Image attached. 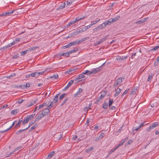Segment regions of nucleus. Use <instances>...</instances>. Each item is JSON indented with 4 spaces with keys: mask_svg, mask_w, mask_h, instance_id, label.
Segmentation results:
<instances>
[{
    "mask_svg": "<svg viewBox=\"0 0 159 159\" xmlns=\"http://www.w3.org/2000/svg\"><path fill=\"white\" fill-rule=\"evenodd\" d=\"M124 143V141H123L122 140L120 143L117 146H116V147L118 148L120 146L122 145Z\"/></svg>",
    "mask_w": 159,
    "mask_h": 159,
    "instance_id": "obj_46",
    "label": "nucleus"
},
{
    "mask_svg": "<svg viewBox=\"0 0 159 159\" xmlns=\"http://www.w3.org/2000/svg\"><path fill=\"white\" fill-rule=\"evenodd\" d=\"M70 43V46H71L74 45H75L76 44L75 41L71 42L70 43Z\"/></svg>",
    "mask_w": 159,
    "mask_h": 159,
    "instance_id": "obj_63",
    "label": "nucleus"
},
{
    "mask_svg": "<svg viewBox=\"0 0 159 159\" xmlns=\"http://www.w3.org/2000/svg\"><path fill=\"white\" fill-rule=\"evenodd\" d=\"M106 25L105 22H104V23H103L102 24L99 25L98 26V28H99V30H100V29H102V28H105L106 27Z\"/></svg>",
    "mask_w": 159,
    "mask_h": 159,
    "instance_id": "obj_18",
    "label": "nucleus"
},
{
    "mask_svg": "<svg viewBox=\"0 0 159 159\" xmlns=\"http://www.w3.org/2000/svg\"><path fill=\"white\" fill-rule=\"evenodd\" d=\"M132 140H130L128 141V142L126 143L125 145H129L132 143Z\"/></svg>",
    "mask_w": 159,
    "mask_h": 159,
    "instance_id": "obj_62",
    "label": "nucleus"
},
{
    "mask_svg": "<svg viewBox=\"0 0 159 159\" xmlns=\"http://www.w3.org/2000/svg\"><path fill=\"white\" fill-rule=\"evenodd\" d=\"M105 63L103 64L102 65H101V66L99 67H98V68H96L95 69H92L91 70V74H95L97 73L98 72L101 70L102 69L101 66H102L105 64Z\"/></svg>",
    "mask_w": 159,
    "mask_h": 159,
    "instance_id": "obj_4",
    "label": "nucleus"
},
{
    "mask_svg": "<svg viewBox=\"0 0 159 159\" xmlns=\"http://www.w3.org/2000/svg\"><path fill=\"white\" fill-rule=\"evenodd\" d=\"M80 33V31L79 30H76V31H75L74 32H73V33H72V34H73V35H76L79 34Z\"/></svg>",
    "mask_w": 159,
    "mask_h": 159,
    "instance_id": "obj_40",
    "label": "nucleus"
},
{
    "mask_svg": "<svg viewBox=\"0 0 159 159\" xmlns=\"http://www.w3.org/2000/svg\"><path fill=\"white\" fill-rule=\"evenodd\" d=\"M92 105V103H90L89 105V106L86 107L84 108V111H88L90 109V107Z\"/></svg>",
    "mask_w": 159,
    "mask_h": 159,
    "instance_id": "obj_27",
    "label": "nucleus"
},
{
    "mask_svg": "<svg viewBox=\"0 0 159 159\" xmlns=\"http://www.w3.org/2000/svg\"><path fill=\"white\" fill-rule=\"evenodd\" d=\"M109 36V35H107L106 36L100 39L101 40L102 42H103L107 39V38Z\"/></svg>",
    "mask_w": 159,
    "mask_h": 159,
    "instance_id": "obj_39",
    "label": "nucleus"
},
{
    "mask_svg": "<svg viewBox=\"0 0 159 159\" xmlns=\"http://www.w3.org/2000/svg\"><path fill=\"white\" fill-rule=\"evenodd\" d=\"M31 76L37 78L38 77V72H36L30 74Z\"/></svg>",
    "mask_w": 159,
    "mask_h": 159,
    "instance_id": "obj_20",
    "label": "nucleus"
},
{
    "mask_svg": "<svg viewBox=\"0 0 159 159\" xmlns=\"http://www.w3.org/2000/svg\"><path fill=\"white\" fill-rule=\"evenodd\" d=\"M45 106H47V103H43L42 105H39V107L38 110L40 108L43 107Z\"/></svg>",
    "mask_w": 159,
    "mask_h": 159,
    "instance_id": "obj_41",
    "label": "nucleus"
},
{
    "mask_svg": "<svg viewBox=\"0 0 159 159\" xmlns=\"http://www.w3.org/2000/svg\"><path fill=\"white\" fill-rule=\"evenodd\" d=\"M37 99H36L35 100H33L32 101L31 103H29L27 106V107H30L33 105H34V104H35L37 101Z\"/></svg>",
    "mask_w": 159,
    "mask_h": 159,
    "instance_id": "obj_11",
    "label": "nucleus"
},
{
    "mask_svg": "<svg viewBox=\"0 0 159 159\" xmlns=\"http://www.w3.org/2000/svg\"><path fill=\"white\" fill-rule=\"evenodd\" d=\"M22 121V120L19 119L18 123L17 124H16V125L14 126L15 128H16L20 127V124L21 122Z\"/></svg>",
    "mask_w": 159,
    "mask_h": 159,
    "instance_id": "obj_15",
    "label": "nucleus"
},
{
    "mask_svg": "<svg viewBox=\"0 0 159 159\" xmlns=\"http://www.w3.org/2000/svg\"><path fill=\"white\" fill-rule=\"evenodd\" d=\"M158 48H159V46H155L153 48L150 49V51H155Z\"/></svg>",
    "mask_w": 159,
    "mask_h": 159,
    "instance_id": "obj_37",
    "label": "nucleus"
},
{
    "mask_svg": "<svg viewBox=\"0 0 159 159\" xmlns=\"http://www.w3.org/2000/svg\"><path fill=\"white\" fill-rule=\"evenodd\" d=\"M21 148V147H17L16 148H15L14 151L12 152H11L10 153L8 156H7V157H9L13 153V152H15V151H16L17 150H18L19 149H20Z\"/></svg>",
    "mask_w": 159,
    "mask_h": 159,
    "instance_id": "obj_19",
    "label": "nucleus"
},
{
    "mask_svg": "<svg viewBox=\"0 0 159 159\" xmlns=\"http://www.w3.org/2000/svg\"><path fill=\"white\" fill-rule=\"evenodd\" d=\"M79 30L80 31V32H82L85 31L87 30V29L86 27L85 26L84 27L80 28V29H79Z\"/></svg>",
    "mask_w": 159,
    "mask_h": 159,
    "instance_id": "obj_38",
    "label": "nucleus"
},
{
    "mask_svg": "<svg viewBox=\"0 0 159 159\" xmlns=\"http://www.w3.org/2000/svg\"><path fill=\"white\" fill-rule=\"evenodd\" d=\"M78 51L77 48H75V49H73L72 50H70L68 52V53H69V54H71L75 52H77Z\"/></svg>",
    "mask_w": 159,
    "mask_h": 159,
    "instance_id": "obj_17",
    "label": "nucleus"
},
{
    "mask_svg": "<svg viewBox=\"0 0 159 159\" xmlns=\"http://www.w3.org/2000/svg\"><path fill=\"white\" fill-rule=\"evenodd\" d=\"M16 10H13L8 11L7 12H4L2 14H0V16H10L11 14H12Z\"/></svg>",
    "mask_w": 159,
    "mask_h": 159,
    "instance_id": "obj_3",
    "label": "nucleus"
},
{
    "mask_svg": "<svg viewBox=\"0 0 159 159\" xmlns=\"http://www.w3.org/2000/svg\"><path fill=\"white\" fill-rule=\"evenodd\" d=\"M53 105V102L52 101L50 104L49 103V102H48V104L47 103V106L51 108L52 107Z\"/></svg>",
    "mask_w": 159,
    "mask_h": 159,
    "instance_id": "obj_34",
    "label": "nucleus"
},
{
    "mask_svg": "<svg viewBox=\"0 0 159 159\" xmlns=\"http://www.w3.org/2000/svg\"><path fill=\"white\" fill-rule=\"evenodd\" d=\"M120 18V16H118L116 17H115L113 18H111V21H112L113 23L116 21H117Z\"/></svg>",
    "mask_w": 159,
    "mask_h": 159,
    "instance_id": "obj_30",
    "label": "nucleus"
},
{
    "mask_svg": "<svg viewBox=\"0 0 159 159\" xmlns=\"http://www.w3.org/2000/svg\"><path fill=\"white\" fill-rule=\"evenodd\" d=\"M154 75V74L152 73H151L150 75H149L147 81H150L152 78V76Z\"/></svg>",
    "mask_w": 159,
    "mask_h": 159,
    "instance_id": "obj_21",
    "label": "nucleus"
},
{
    "mask_svg": "<svg viewBox=\"0 0 159 159\" xmlns=\"http://www.w3.org/2000/svg\"><path fill=\"white\" fill-rule=\"evenodd\" d=\"M14 125L15 124H14L13 123L12 124V125L9 127V128L8 129H7L5 130L0 131V133H2L3 132H6L8 130H9V129H11L14 126Z\"/></svg>",
    "mask_w": 159,
    "mask_h": 159,
    "instance_id": "obj_22",
    "label": "nucleus"
},
{
    "mask_svg": "<svg viewBox=\"0 0 159 159\" xmlns=\"http://www.w3.org/2000/svg\"><path fill=\"white\" fill-rule=\"evenodd\" d=\"M128 57V56H118L116 59L118 61H122L126 59Z\"/></svg>",
    "mask_w": 159,
    "mask_h": 159,
    "instance_id": "obj_5",
    "label": "nucleus"
},
{
    "mask_svg": "<svg viewBox=\"0 0 159 159\" xmlns=\"http://www.w3.org/2000/svg\"><path fill=\"white\" fill-rule=\"evenodd\" d=\"M38 124H35L33 125L30 129L29 130V132H30V131H32V130L34 129H35L36 127H37L38 126Z\"/></svg>",
    "mask_w": 159,
    "mask_h": 159,
    "instance_id": "obj_35",
    "label": "nucleus"
},
{
    "mask_svg": "<svg viewBox=\"0 0 159 159\" xmlns=\"http://www.w3.org/2000/svg\"><path fill=\"white\" fill-rule=\"evenodd\" d=\"M34 115L35 114H33L32 115H29L28 116L29 117L30 119L31 120L33 118Z\"/></svg>",
    "mask_w": 159,
    "mask_h": 159,
    "instance_id": "obj_60",
    "label": "nucleus"
},
{
    "mask_svg": "<svg viewBox=\"0 0 159 159\" xmlns=\"http://www.w3.org/2000/svg\"><path fill=\"white\" fill-rule=\"evenodd\" d=\"M83 74H87V75H91V70H86L84 71V72L82 73Z\"/></svg>",
    "mask_w": 159,
    "mask_h": 159,
    "instance_id": "obj_31",
    "label": "nucleus"
},
{
    "mask_svg": "<svg viewBox=\"0 0 159 159\" xmlns=\"http://www.w3.org/2000/svg\"><path fill=\"white\" fill-rule=\"evenodd\" d=\"M60 56H64L66 57H69V53H68L67 52H66L64 53H61L59 54Z\"/></svg>",
    "mask_w": 159,
    "mask_h": 159,
    "instance_id": "obj_12",
    "label": "nucleus"
},
{
    "mask_svg": "<svg viewBox=\"0 0 159 159\" xmlns=\"http://www.w3.org/2000/svg\"><path fill=\"white\" fill-rule=\"evenodd\" d=\"M104 22L106 26L107 25H110L113 23L112 21H111V18L109 19L108 20Z\"/></svg>",
    "mask_w": 159,
    "mask_h": 159,
    "instance_id": "obj_13",
    "label": "nucleus"
},
{
    "mask_svg": "<svg viewBox=\"0 0 159 159\" xmlns=\"http://www.w3.org/2000/svg\"><path fill=\"white\" fill-rule=\"evenodd\" d=\"M124 80V78H118L116 80V82L114 84V87H116L117 86L120 85L122 82V79Z\"/></svg>",
    "mask_w": 159,
    "mask_h": 159,
    "instance_id": "obj_1",
    "label": "nucleus"
},
{
    "mask_svg": "<svg viewBox=\"0 0 159 159\" xmlns=\"http://www.w3.org/2000/svg\"><path fill=\"white\" fill-rule=\"evenodd\" d=\"M66 94V93H64L62 94L59 98V101H61L62 99L63 98Z\"/></svg>",
    "mask_w": 159,
    "mask_h": 159,
    "instance_id": "obj_36",
    "label": "nucleus"
},
{
    "mask_svg": "<svg viewBox=\"0 0 159 159\" xmlns=\"http://www.w3.org/2000/svg\"><path fill=\"white\" fill-rule=\"evenodd\" d=\"M76 23L75 20L71 21L69 22L66 25L67 27H69L70 26L73 25L74 24Z\"/></svg>",
    "mask_w": 159,
    "mask_h": 159,
    "instance_id": "obj_23",
    "label": "nucleus"
},
{
    "mask_svg": "<svg viewBox=\"0 0 159 159\" xmlns=\"http://www.w3.org/2000/svg\"><path fill=\"white\" fill-rule=\"evenodd\" d=\"M44 116L42 113L38 114L35 119L36 121L39 120L42 118Z\"/></svg>",
    "mask_w": 159,
    "mask_h": 159,
    "instance_id": "obj_9",
    "label": "nucleus"
},
{
    "mask_svg": "<svg viewBox=\"0 0 159 159\" xmlns=\"http://www.w3.org/2000/svg\"><path fill=\"white\" fill-rule=\"evenodd\" d=\"M65 4L64 3L61 4L60 5L58 8L57 9H62L65 7Z\"/></svg>",
    "mask_w": 159,
    "mask_h": 159,
    "instance_id": "obj_28",
    "label": "nucleus"
},
{
    "mask_svg": "<svg viewBox=\"0 0 159 159\" xmlns=\"http://www.w3.org/2000/svg\"><path fill=\"white\" fill-rule=\"evenodd\" d=\"M129 89H127L121 95V97H123L124 95L127 93L128 91L129 90Z\"/></svg>",
    "mask_w": 159,
    "mask_h": 159,
    "instance_id": "obj_45",
    "label": "nucleus"
},
{
    "mask_svg": "<svg viewBox=\"0 0 159 159\" xmlns=\"http://www.w3.org/2000/svg\"><path fill=\"white\" fill-rule=\"evenodd\" d=\"M29 121L26 118H24L23 121L22 122V124L23 125H25Z\"/></svg>",
    "mask_w": 159,
    "mask_h": 159,
    "instance_id": "obj_43",
    "label": "nucleus"
},
{
    "mask_svg": "<svg viewBox=\"0 0 159 159\" xmlns=\"http://www.w3.org/2000/svg\"><path fill=\"white\" fill-rule=\"evenodd\" d=\"M106 93L104 92H102L101 93V95L97 98L95 102L96 103H98L99 102H100L101 101L106 95Z\"/></svg>",
    "mask_w": 159,
    "mask_h": 159,
    "instance_id": "obj_2",
    "label": "nucleus"
},
{
    "mask_svg": "<svg viewBox=\"0 0 159 159\" xmlns=\"http://www.w3.org/2000/svg\"><path fill=\"white\" fill-rule=\"evenodd\" d=\"M28 128H29V127H28L27 128H26V129H20L19 130H18L16 132V134H20L22 133L24 131L26 130Z\"/></svg>",
    "mask_w": 159,
    "mask_h": 159,
    "instance_id": "obj_10",
    "label": "nucleus"
},
{
    "mask_svg": "<svg viewBox=\"0 0 159 159\" xmlns=\"http://www.w3.org/2000/svg\"><path fill=\"white\" fill-rule=\"evenodd\" d=\"M103 43L101 39H100L98 42H97L95 43V45H98Z\"/></svg>",
    "mask_w": 159,
    "mask_h": 159,
    "instance_id": "obj_56",
    "label": "nucleus"
},
{
    "mask_svg": "<svg viewBox=\"0 0 159 159\" xmlns=\"http://www.w3.org/2000/svg\"><path fill=\"white\" fill-rule=\"evenodd\" d=\"M146 21V18L145 19V20H140L138 21H136L135 23L136 24H139L140 25L142 23H144V22Z\"/></svg>",
    "mask_w": 159,
    "mask_h": 159,
    "instance_id": "obj_24",
    "label": "nucleus"
},
{
    "mask_svg": "<svg viewBox=\"0 0 159 159\" xmlns=\"http://www.w3.org/2000/svg\"><path fill=\"white\" fill-rule=\"evenodd\" d=\"M93 147H91L90 148L86 149L85 150V152H91V151H93Z\"/></svg>",
    "mask_w": 159,
    "mask_h": 159,
    "instance_id": "obj_32",
    "label": "nucleus"
},
{
    "mask_svg": "<svg viewBox=\"0 0 159 159\" xmlns=\"http://www.w3.org/2000/svg\"><path fill=\"white\" fill-rule=\"evenodd\" d=\"M50 78L53 79H57L58 78V75L57 74H55L53 75L52 76H51L49 77Z\"/></svg>",
    "mask_w": 159,
    "mask_h": 159,
    "instance_id": "obj_33",
    "label": "nucleus"
},
{
    "mask_svg": "<svg viewBox=\"0 0 159 159\" xmlns=\"http://www.w3.org/2000/svg\"><path fill=\"white\" fill-rule=\"evenodd\" d=\"M113 102V99H110L109 100V107H110L112 105Z\"/></svg>",
    "mask_w": 159,
    "mask_h": 159,
    "instance_id": "obj_42",
    "label": "nucleus"
},
{
    "mask_svg": "<svg viewBox=\"0 0 159 159\" xmlns=\"http://www.w3.org/2000/svg\"><path fill=\"white\" fill-rule=\"evenodd\" d=\"M60 93L57 94L54 97L53 100L54 101V102L56 103L58 101V97L60 94Z\"/></svg>",
    "mask_w": 159,
    "mask_h": 159,
    "instance_id": "obj_14",
    "label": "nucleus"
},
{
    "mask_svg": "<svg viewBox=\"0 0 159 159\" xmlns=\"http://www.w3.org/2000/svg\"><path fill=\"white\" fill-rule=\"evenodd\" d=\"M84 77H85L82 74H80L79 75L78 78V79H80L81 78H84Z\"/></svg>",
    "mask_w": 159,
    "mask_h": 159,
    "instance_id": "obj_54",
    "label": "nucleus"
},
{
    "mask_svg": "<svg viewBox=\"0 0 159 159\" xmlns=\"http://www.w3.org/2000/svg\"><path fill=\"white\" fill-rule=\"evenodd\" d=\"M99 20H98V21H92L91 22V25H93L95 24H96L97 22H98L99 21Z\"/></svg>",
    "mask_w": 159,
    "mask_h": 159,
    "instance_id": "obj_58",
    "label": "nucleus"
},
{
    "mask_svg": "<svg viewBox=\"0 0 159 159\" xmlns=\"http://www.w3.org/2000/svg\"><path fill=\"white\" fill-rule=\"evenodd\" d=\"M154 127L151 125L147 129L146 131L148 132L150 131Z\"/></svg>",
    "mask_w": 159,
    "mask_h": 159,
    "instance_id": "obj_44",
    "label": "nucleus"
},
{
    "mask_svg": "<svg viewBox=\"0 0 159 159\" xmlns=\"http://www.w3.org/2000/svg\"><path fill=\"white\" fill-rule=\"evenodd\" d=\"M65 4H67V6L68 5H70L72 3V1H70V2H69L68 1H66L64 2Z\"/></svg>",
    "mask_w": 159,
    "mask_h": 159,
    "instance_id": "obj_52",
    "label": "nucleus"
},
{
    "mask_svg": "<svg viewBox=\"0 0 159 159\" xmlns=\"http://www.w3.org/2000/svg\"><path fill=\"white\" fill-rule=\"evenodd\" d=\"M101 139V138L99 136H97L96 137H95L94 140L95 141H98L100 140Z\"/></svg>",
    "mask_w": 159,
    "mask_h": 159,
    "instance_id": "obj_59",
    "label": "nucleus"
},
{
    "mask_svg": "<svg viewBox=\"0 0 159 159\" xmlns=\"http://www.w3.org/2000/svg\"><path fill=\"white\" fill-rule=\"evenodd\" d=\"M49 111L50 110L48 108H45L42 110V113L43 116H45L48 114Z\"/></svg>",
    "mask_w": 159,
    "mask_h": 159,
    "instance_id": "obj_7",
    "label": "nucleus"
},
{
    "mask_svg": "<svg viewBox=\"0 0 159 159\" xmlns=\"http://www.w3.org/2000/svg\"><path fill=\"white\" fill-rule=\"evenodd\" d=\"M55 153L54 151H52L51 152H50L48 154L47 157V159H49L51 157L53 156V155Z\"/></svg>",
    "mask_w": 159,
    "mask_h": 159,
    "instance_id": "obj_16",
    "label": "nucleus"
},
{
    "mask_svg": "<svg viewBox=\"0 0 159 159\" xmlns=\"http://www.w3.org/2000/svg\"><path fill=\"white\" fill-rule=\"evenodd\" d=\"M9 47H10V45H8L6 46L5 47H3L1 48L0 49V50H2V49H4L5 50V49H7V48H9Z\"/></svg>",
    "mask_w": 159,
    "mask_h": 159,
    "instance_id": "obj_50",
    "label": "nucleus"
},
{
    "mask_svg": "<svg viewBox=\"0 0 159 159\" xmlns=\"http://www.w3.org/2000/svg\"><path fill=\"white\" fill-rule=\"evenodd\" d=\"M70 47V43H69L68 44L66 45L63 46L62 48L64 49H65L66 48H69Z\"/></svg>",
    "mask_w": 159,
    "mask_h": 159,
    "instance_id": "obj_51",
    "label": "nucleus"
},
{
    "mask_svg": "<svg viewBox=\"0 0 159 159\" xmlns=\"http://www.w3.org/2000/svg\"><path fill=\"white\" fill-rule=\"evenodd\" d=\"M74 82L73 80H71L68 83L67 85L69 86L70 87L73 83Z\"/></svg>",
    "mask_w": 159,
    "mask_h": 159,
    "instance_id": "obj_49",
    "label": "nucleus"
},
{
    "mask_svg": "<svg viewBox=\"0 0 159 159\" xmlns=\"http://www.w3.org/2000/svg\"><path fill=\"white\" fill-rule=\"evenodd\" d=\"M85 17H86L85 16H84V17H78L76 18L75 19V22H76L80 20H82V19L85 18Z\"/></svg>",
    "mask_w": 159,
    "mask_h": 159,
    "instance_id": "obj_26",
    "label": "nucleus"
},
{
    "mask_svg": "<svg viewBox=\"0 0 159 159\" xmlns=\"http://www.w3.org/2000/svg\"><path fill=\"white\" fill-rule=\"evenodd\" d=\"M116 93L114 94V96L116 97L121 92V89L118 87L116 89Z\"/></svg>",
    "mask_w": 159,
    "mask_h": 159,
    "instance_id": "obj_8",
    "label": "nucleus"
},
{
    "mask_svg": "<svg viewBox=\"0 0 159 159\" xmlns=\"http://www.w3.org/2000/svg\"><path fill=\"white\" fill-rule=\"evenodd\" d=\"M27 53V51L26 50H25L24 51H22L20 52L21 56H24Z\"/></svg>",
    "mask_w": 159,
    "mask_h": 159,
    "instance_id": "obj_48",
    "label": "nucleus"
},
{
    "mask_svg": "<svg viewBox=\"0 0 159 159\" xmlns=\"http://www.w3.org/2000/svg\"><path fill=\"white\" fill-rule=\"evenodd\" d=\"M159 125L157 122H154V123H153L152 125H151L153 127H156L158 125Z\"/></svg>",
    "mask_w": 159,
    "mask_h": 159,
    "instance_id": "obj_57",
    "label": "nucleus"
},
{
    "mask_svg": "<svg viewBox=\"0 0 159 159\" xmlns=\"http://www.w3.org/2000/svg\"><path fill=\"white\" fill-rule=\"evenodd\" d=\"M19 54H17L14 55L13 56L12 58L13 59H16V58H19Z\"/></svg>",
    "mask_w": 159,
    "mask_h": 159,
    "instance_id": "obj_55",
    "label": "nucleus"
},
{
    "mask_svg": "<svg viewBox=\"0 0 159 159\" xmlns=\"http://www.w3.org/2000/svg\"><path fill=\"white\" fill-rule=\"evenodd\" d=\"M83 89L81 88H80L78 90L77 92L74 94V97L75 98H76L77 96L80 95L83 91Z\"/></svg>",
    "mask_w": 159,
    "mask_h": 159,
    "instance_id": "obj_6",
    "label": "nucleus"
},
{
    "mask_svg": "<svg viewBox=\"0 0 159 159\" xmlns=\"http://www.w3.org/2000/svg\"><path fill=\"white\" fill-rule=\"evenodd\" d=\"M25 86V88H29L30 87V84L29 83H27Z\"/></svg>",
    "mask_w": 159,
    "mask_h": 159,
    "instance_id": "obj_64",
    "label": "nucleus"
},
{
    "mask_svg": "<svg viewBox=\"0 0 159 159\" xmlns=\"http://www.w3.org/2000/svg\"><path fill=\"white\" fill-rule=\"evenodd\" d=\"M67 100H68V98H65L64 99V101L61 104V106H62L64 104H65L66 103V102Z\"/></svg>",
    "mask_w": 159,
    "mask_h": 159,
    "instance_id": "obj_61",
    "label": "nucleus"
},
{
    "mask_svg": "<svg viewBox=\"0 0 159 159\" xmlns=\"http://www.w3.org/2000/svg\"><path fill=\"white\" fill-rule=\"evenodd\" d=\"M108 107V104L106 102L104 103L102 105V107L104 109H106Z\"/></svg>",
    "mask_w": 159,
    "mask_h": 159,
    "instance_id": "obj_47",
    "label": "nucleus"
},
{
    "mask_svg": "<svg viewBox=\"0 0 159 159\" xmlns=\"http://www.w3.org/2000/svg\"><path fill=\"white\" fill-rule=\"evenodd\" d=\"M105 136V133H101L100 134L99 136L101 139L103 138V137Z\"/></svg>",
    "mask_w": 159,
    "mask_h": 159,
    "instance_id": "obj_53",
    "label": "nucleus"
},
{
    "mask_svg": "<svg viewBox=\"0 0 159 159\" xmlns=\"http://www.w3.org/2000/svg\"><path fill=\"white\" fill-rule=\"evenodd\" d=\"M117 148H116V147H115L114 148H113L112 149H111L110 150L109 152V154L107 156H109L110 154H111V153H112L113 152H114V151L117 149Z\"/></svg>",
    "mask_w": 159,
    "mask_h": 159,
    "instance_id": "obj_25",
    "label": "nucleus"
},
{
    "mask_svg": "<svg viewBox=\"0 0 159 159\" xmlns=\"http://www.w3.org/2000/svg\"><path fill=\"white\" fill-rule=\"evenodd\" d=\"M18 112V111L16 109H15L13 110H12L11 112V113L12 115H14L16 114Z\"/></svg>",
    "mask_w": 159,
    "mask_h": 159,
    "instance_id": "obj_29",
    "label": "nucleus"
}]
</instances>
